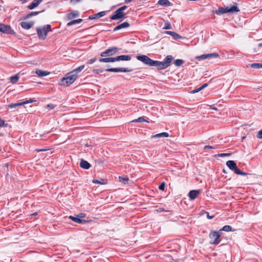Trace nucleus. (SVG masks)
Returning <instances> with one entry per match:
<instances>
[{
    "label": "nucleus",
    "mask_w": 262,
    "mask_h": 262,
    "mask_svg": "<svg viewBox=\"0 0 262 262\" xmlns=\"http://www.w3.org/2000/svg\"><path fill=\"white\" fill-rule=\"evenodd\" d=\"M118 51L117 47H113L108 49L105 51L101 53L100 56L101 57L110 56L115 54Z\"/></svg>",
    "instance_id": "obj_4"
},
{
    "label": "nucleus",
    "mask_w": 262,
    "mask_h": 262,
    "mask_svg": "<svg viewBox=\"0 0 262 262\" xmlns=\"http://www.w3.org/2000/svg\"><path fill=\"white\" fill-rule=\"evenodd\" d=\"M163 29H164V30L171 29V25H170V23L169 21H166L165 23L164 26L163 28Z\"/></svg>",
    "instance_id": "obj_35"
},
{
    "label": "nucleus",
    "mask_w": 262,
    "mask_h": 262,
    "mask_svg": "<svg viewBox=\"0 0 262 262\" xmlns=\"http://www.w3.org/2000/svg\"><path fill=\"white\" fill-rule=\"evenodd\" d=\"M78 75L76 73H73L72 72L69 73L67 76L63 77L61 80V85L68 86L73 83L77 79Z\"/></svg>",
    "instance_id": "obj_2"
},
{
    "label": "nucleus",
    "mask_w": 262,
    "mask_h": 262,
    "mask_svg": "<svg viewBox=\"0 0 262 262\" xmlns=\"http://www.w3.org/2000/svg\"><path fill=\"white\" fill-rule=\"evenodd\" d=\"M207 85H208V84L207 83L204 84L203 85H202L200 87V90H203V89H204L207 86Z\"/></svg>",
    "instance_id": "obj_53"
},
{
    "label": "nucleus",
    "mask_w": 262,
    "mask_h": 262,
    "mask_svg": "<svg viewBox=\"0 0 262 262\" xmlns=\"http://www.w3.org/2000/svg\"><path fill=\"white\" fill-rule=\"evenodd\" d=\"M165 33H166V34H168V35H169L172 36V35L173 34L174 32L170 31H166L165 32Z\"/></svg>",
    "instance_id": "obj_51"
},
{
    "label": "nucleus",
    "mask_w": 262,
    "mask_h": 262,
    "mask_svg": "<svg viewBox=\"0 0 262 262\" xmlns=\"http://www.w3.org/2000/svg\"><path fill=\"white\" fill-rule=\"evenodd\" d=\"M119 179L120 182H123L124 184H126L129 180V179L127 177H125L124 178H123L122 177H119Z\"/></svg>",
    "instance_id": "obj_36"
},
{
    "label": "nucleus",
    "mask_w": 262,
    "mask_h": 262,
    "mask_svg": "<svg viewBox=\"0 0 262 262\" xmlns=\"http://www.w3.org/2000/svg\"><path fill=\"white\" fill-rule=\"evenodd\" d=\"M165 182H162L160 185L159 186V189L161 190H164L165 189Z\"/></svg>",
    "instance_id": "obj_43"
},
{
    "label": "nucleus",
    "mask_w": 262,
    "mask_h": 262,
    "mask_svg": "<svg viewBox=\"0 0 262 262\" xmlns=\"http://www.w3.org/2000/svg\"><path fill=\"white\" fill-rule=\"evenodd\" d=\"M43 31H46L47 34L48 32L51 31V26L50 25H47L43 27Z\"/></svg>",
    "instance_id": "obj_38"
},
{
    "label": "nucleus",
    "mask_w": 262,
    "mask_h": 262,
    "mask_svg": "<svg viewBox=\"0 0 262 262\" xmlns=\"http://www.w3.org/2000/svg\"><path fill=\"white\" fill-rule=\"evenodd\" d=\"M33 102H34V100H33L31 99H30L29 100H27L26 101H23L21 103H25V104H27V103H32Z\"/></svg>",
    "instance_id": "obj_50"
},
{
    "label": "nucleus",
    "mask_w": 262,
    "mask_h": 262,
    "mask_svg": "<svg viewBox=\"0 0 262 262\" xmlns=\"http://www.w3.org/2000/svg\"><path fill=\"white\" fill-rule=\"evenodd\" d=\"M96 60H97V58L96 57L91 58V59H90L89 60H88L87 61L86 63L88 64H92L94 62H95L96 61Z\"/></svg>",
    "instance_id": "obj_40"
},
{
    "label": "nucleus",
    "mask_w": 262,
    "mask_h": 262,
    "mask_svg": "<svg viewBox=\"0 0 262 262\" xmlns=\"http://www.w3.org/2000/svg\"><path fill=\"white\" fill-rule=\"evenodd\" d=\"M247 67H250L252 68L259 69L262 68V63H254L251 64H248Z\"/></svg>",
    "instance_id": "obj_24"
},
{
    "label": "nucleus",
    "mask_w": 262,
    "mask_h": 262,
    "mask_svg": "<svg viewBox=\"0 0 262 262\" xmlns=\"http://www.w3.org/2000/svg\"><path fill=\"white\" fill-rule=\"evenodd\" d=\"M217 14H222L224 13H226V11L225 10L224 8L223 7H219L218 9V10L216 11Z\"/></svg>",
    "instance_id": "obj_37"
},
{
    "label": "nucleus",
    "mask_w": 262,
    "mask_h": 262,
    "mask_svg": "<svg viewBox=\"0 0 262 262\" xmlns=\"http://www.w3.org/2000/svg\"><path fill=\"white\" fill-rule=\"evenodd\" d=\"M200 193V191L199 190H192L189 192L188 196L191 200H193L198 196Z\"/></svg>",
    "instance_id": "obj_10"
},
{
    "label": "nucleus",
    "mask_w": 262,
    "mask_h": 262,
    "mask_svg": "<svg viewBox=\"0 0 262 262\" xmlns=\"http://www.w3.org/2000/svg\"><path fill=\"white\" fill-rule=\"evenodd\" d=\"M84 68V65H81L80 67L75 69L73 71V73H76L81 72Z\"/></svg>",
    "instance_id": "obj_29"
},
{
    "label": "nucleus",
    "mask_w": 262,
    "mask_h": 262,
    "mask_svg": "<svg viewBox=\"0 0 262 262\" xmlns=\"http://www.w3.org/2000/svg\"><path fill=\"white\" fill-rule=\"evenodd\" d=\"M93 182L95 184H99L101 185L105 184L106 183L103 179H100V180H93Z\"/></svg>",
    "instance_id": "obj_33"
},
{
    "label": "nucleus",
    "mask_w": 262,
    "mask_h": 262,
    "mask_svg": "<svg viewBox=\"0 0 262 262\" xmlns=\"http://www.w3.org/2000/svg\"><path fill=\"white\" fill-rule=\"evenodd\" d=\"M18 79H19L18 76L15 75V76L11 77L10 81L12 83H15L18 81Z\"/></svg>",
    "instance_id": "obj_30"
},
{
    "label": "nucleus",
    "mask_w": 262,
    "mask_h": 262,
    "mask_svg": "<svg viewBox=\"0 0 262 262\" xmlns=\"http://www.w3.org/2000/svg\"><path fill=\"white\" fill-rule=\"evenodd\" d=\"M210 108H212V109H213L214 110H217V108L216 107H214L213 105H210Z\"/></svg>",
    "instance_id": "obj_58"
},
{
    "label": "nucleus",
    "mask_w": 262,
    "mask_h": 262,
    "mask_svg": "<svg viewBox=\"0 0 262 262\" xmlns=\"http://www.w3.org/2000/svg\"><path fill=\"white\" fill-rule=\"evenodd\" d=\"M221 230L226 232L231 231H232V227L229 225H225L222 228Z\"/></svg>",
    "instance_id": "obj_32"
},
{
    "label": "nucleus",
    "mask_w": 262,
    "mask_h": 262,
    "mask_svg": "<svg viewBox=\"0 0 262 262\" xmlns=\"http://www.w3.org/2000/svg\"><path fill=\"white\" fill-rule=\"evenodd\" d=\"M219 55L216 53H210V54H203L202 55H200L199 56H198L196 58L199 60H204L206 59H209V58H217L219 57Z\"/></svg>",
    "instance_id": "obj_6"
},
{
    "label": "nucleus",
    "mask_w": 262,
    "mask_h": 262,
    "mask_svg": "<svg viewBox=\"0 0 262 262\" xmlns=\"http://www.w3.org/2000/svg\"><path fill=\"white\" fill-rule=\"evenodd\" d=\"M78 12L77 11H74L71 12L68 15V18L69 19H72L73 18L76 17L78 16Z\"/></svg>",
    "instance_id": "obj_27"
},
{
    "label": "nucleus",
    "mask_w": 262,
    "mask_h": 262,
    "mask_svg": "<svg viewBox=\"0 0 262 262\" xmlns=\"http://www.w3.org/2000/svg\"><path fill=\"white\" fill-rule=\"evenodd\" d=\"M127 8V6H123L120 8H119V9H118L119 11H120L121 12H123V11L125 10Z\"/></svg>",
    "instance_id": "obj_48"
},
{
    "label": "nucleus",
    "mask_w": 262,
    "mask_h": 262,
    "mask_svg": "<svg viewBox=\"0 0 262 262\" xmlns=\"http://www.w3.org/2000/svg\"><path fill=\"white\" fill-rule=\"evenodd\" d=\"M35 73L39 77H43L49 75L50 72L47 71L37 69L35 71Z\"/></svg>",
    "instance_id": "obj_21"
},
{
    "label": "nucleus",
    "mask_w": 262,
    "mask_h": 262,
    "mask_svg": "<svg viewBox=\"0 0 262 262\" xmlns=\"http://www.w3.org/2000/svg\"><path fill=\"white\" fill-rule=\"evenodd\" d=\"M258 46L259 48H261L262 46V43H259Z\"/></svg>",
    "instance_id": "obj_60"
},
{
    "label": "nucleus",
    "mask_w": 262,
    "mask_h": 262,
    "mask_svg": "<svg viewBox=\"0 0 262 262\" xmlns=\"http://www.w3.org/2000/svg\"><path fill=\"white\" fill-rule=\"evenodd\" d=\"M226 13H231L233 12H238L239 9L235 5L232 6L231 7H227L224 8Z\"/></svg>",
    "instance_id": "obj_20"
},
{
    "label": "nucleus",
    "mask_w": 262,
    "mask_h": 262,
    "mask_svg": "<svg viewBox=\"0 0 262 262\" xmlns=\"http://www.w3.org/2000/svg\"><path fill=\"white\" fill-rule=\"evenodd\" d=\"M201 91V90H200V88H199L198 89H195V90H194L193 91H191V93H197V92H199V91Z\"/></svg>",
    "instance_id": "obj_55"
},
{
    "label": "nucleus",
    "mask_w": 262,
    "mask_h": 262,
    "mask_svg": "<svg viewBox=\"0 0 262 262\" xmlns=\"http://www.w3.org/2000/svg\"><path fill=\"white\" fill-rule=\"evenodd\" d=\"M77 215L79 217V218L82 219L85 216V214L84 213H81L78 214Z\"/></svg>",
    "instance_id": "obj_49"
},
{
    "label": "nucleus",
    "mask_w": 262,
    "mask_h": 262,
    "mask_svg": "<svg viewBox=\"0 0 262 262\" xmlns=\"http://www.w3.org/2000/svg\"><path fill=\"white\" fill-rule=\"evenodd\" d=\"M69 218L72 221L78 223V224H84L86 223V221L82 219H80L77 215L76 216H69Z\"/></svg>",
    "instance_id": "obj_11"
},
{
    "label": "nucleus",
    "mask_w": 262,
    "mask_h": 262,
    "mask_svg": "<svg viewBox=\"0 0 262 262\" xmlns=\"http://www.w3.org/2000/svg\"><path fill=\"white\" fill-rule=\"evenodd\" d=\"M33 24L34 23L32 21H23L21 23V26L23 28L28 30L33 26Z\"/></svg>",
    "instance_id": "obj_16"
},
{
    "label": "nucleus",
    "mask_w": 262,
    "mask_h": 262,
    "mask_svg": "<svg viewBox=\"0 0 262 262\" xmlns=\"http://www.w3.org/2000/svg\"><path fill=\"white\" fill-rule=\"evenodd\" d=\"M42 136L41 135H38V134H36L34 136H32L33 137L38 139L39 138H41Z\"/></svg>",
    "instance_id": "obj_52"
},
{
    "label": "nucleus",
    "mask_w": 262,
    "mask_h": 262,
    "mask_svg": "<svg viewBox=\"0 0 262 262\" xmlns=\"http://www.w3.org/2000/svg\"><path fill=\"white\" fill-rule=\"evenodd\" d=\"M7 127V124H6L5 121L0 118V127Z\"/></svg>",
    "instance_id": "obj_41"
},
{
    "label": "nucleus",
    "mask_w": 262,
    "mask_h": 262,
    "mask_svg": "<svg viewBox=\"0 0 262 262\" xmlns=\"http://www.w3.org/2000/svg\"><path fill=\"white\" fill-rule=\"evenodd\" d=\"M136 58L148 66L157 67L158 70H163L168 67L173 59V57L171 55L167 56L163 61L154 60L144 55H138Z\"/></svg>",
    "instance_id": "obj_1"
},
{
    "label": "nucleus",
    "mask_w": 262,
    "mask_h": 262,
    "mask_svg": "<svg viewBox=\"0 0 262 262\" xmlns=\"http://www.w3.org/2000/svg\"><path fill=\"white\" fill-rule=\"evenodd\" d=\"M221 234L218 231H212L209 234V238L210 239V243L213 245H217L220 243V237Z\"/></svg>",
    "instance_id": "obj_3"
},
{
    "label": "nucleus",
    "mask_w": 262,
    "mask_h": 262,
    "mask_svg": "<svg viewBox=\"0 0 262 262\" xmlns=\"http://www.w3.org/2000/svg\"><path fill=\"white\" fill-rule=\"evenodd\" d=\"M223 172L225 173L226 171L225 170H223Z\"/></svg>",
    "instance_id": "obj_63"
},
{
    "label": "nucleus",
    "mask_w": 262,
    "mask_h": 262,
    "mask_svg": "<svg viewBox=\"0 0 262 262\" xmlns=\"http://www.w3.org/2000/svg\"><path fill=\"white\" fill-rule=\"evenodd\" d=\"M47 106L50 108V109H53L54 108V105L52 104H48Z\"/></svg>",
    "instance_id": "obj_56"
},
{
    "label": "nucleus",
    "mask_w": 262,
    "mask_h": 262,
    "mask_svg": "<svg viewBox=\"0 0 262 262\" xmlns=\"http://www.w3.org/2000/svg\"><path fill=\"white\" fill-rule=\"evenodd\" d=\"M21 1L23 2V3H25L26 1V0H21Z\"/></svg>",
    "instance_id": "obj_62"
},
{
    "label": "nucleus",
    "mask_w": 262,
    "mask_h": 262,
    "mask_svg": "<svg viewBox=\"0 0 262 262\" xmlns=\"http://www.w3.org/2000/svg\"><path fill=\"white\" fill-rule=\"evenodd\" d=\"M231 155L230 153H223L217 155L219 157H229Z\"/></svg>",
    "instance_id": "obj_39"
},
{
    "label": "nucleus",
    "mask_w": 262,
    "mask_h": 262,
    "mask_svg": "<svg viewBox=\"0 0 262 262\" xmlns=\"http://www.w3.org/2000/svg\"><path fill=\"white\" fill-rule=\"evenodd\" d=\"M157 5L168 7L172 6V4L168 0H159L157 3Z\"/></svg>",
    "instance_id": "obj_19"
},
{
    "label": "nucleus",
    "mask_w": 262,
    "mask_h": 262,
    "mask_svg": "<svg viewBox=\"0 0 262 262\" xmlns=\"http://www.w3.org/2000/svg\"><path fill=\"white\" fill-rule=\"evenodd\" d=\"M99 61L100 62H113L116 61V57L101 58Z\"/></svg>",
    "instance_id": "obj_22"
},
{
    "label": "nucleus",
    "mask_w": 262,
    "mask_h": 262,
    "mask_svg": "<svg viewBox=\"0 0 262 262\" xmlns=\"http://www.w3.org/2000/svg\"><path fill=\"white\" fill-rule=\"evenodd\" d=\"M260 11H262V9L260 10Z\"/></svg>",
    "instance_id": "obj_64"
},
{
    "label": "nucleus",
    "mask_w": 262,
    "mask_h": 262,
    "mask_svg": "<svg viewBox=\"0 0 262 262\" xmlns=\"http://www.w3.org/2000/svg\"><path fill=\"white\" fill-rule=\"evenodd\" d=\"M207 217L208 219H212L214 217V215H210L208 212H207Z\"/></svg>",
    "instance_id": "obj_54"
},
{
    "label": "nucleus",
    "mask_w": 262,
    "mask_h": 262,
    "mask_svg": "<svg viewBox=\"0 0 262 262\" xmlns=\"http://www.w3.org/2000/svg\"><path fill=\"white\" fill-rule=\"evenodd\" d=\"M24 104H25V103H21V102L12 103V104H8L7 105V107L13 109V108H16L17 106H21Z\"/></svg>",
    "instance_id": "obj_25"
},
{
    "label": "nucleus",
    "mask_w": 262,
    "mask_h": 262,
    "mask_svg": "<svg viewBox=\"0 0 262 262\" xmlns=\"http://www.w3.org/2000/svg\"><path fill=\"white\" fill-rule=\"evenodd\" d=\"M105 15V11H101L94 15H90L89 17V19L90 20H93L95 19H97L100 17H101Z\"/></svg>",
    "instance_id": "obj_13"
},
{
    "label": "nucleus",
    "mask_w": 262,
    "mask_h": 262,
    "mask_svg": "<svg viewBox=\"0 0 262 262\" xmlns=\"http://www.w3.org/2000/svg\"><path fill=\"white\" fill-rule=\"evenodd\" d=\"M79 165L81 168L85 169H88L91 167V164L88 162L83 159L81 160Z\"/></svg>",
    "instance_id": "obj_15"
},
{
    "label": "nucleus",
    "mask_w": 262,
    "mask_h": 262,
    "mask_svg": "<svg viewBox=\"0 0 262 262\" xmlns=\"http://www.w3.org/2000/svg\"><path fill=\"white\" fill-rule=\"evenodd\" d=\"M131 57L129 55H122L116 57V61L119 60L129 61Z\"/></svg>",
    "instance_id": "obj_18"
},
{
    "label": "nucleus",
    "mask_w": 262,
    "mask_h": 262,
    "mask_svg": "<svg viewBox=\"0 0 262 262\" xmlns=\"http://www.w3.org/2000/svg\"><path fill=\"white\" fill-rule=\"evenodd\" d=\"M82 19H78L74 20H72L67 24V26L69 27L74 25H76L82 22Z\"/></svg>",
    "instance_id": "obj_26"
},
{
    "label": "nucleus",
    "mask_w": 262,
    "mask_h": 262,
    "mask_svg": "<svg viewBox=\"0 0 262 262\" xmlns=\"http://www.w3.org/2000/svg\"><path fill=\"white\" fill-rule=\"evenodd\" d=\"M40 12L39 11H37V12H31L29 14H28V15H27L26 16H25V18H30L33 16H35V15H38L39 13H40Z\"/></svg>",
    "instance_id": "obj_28"
},
{
    "label": "nucleus",
    "mask_w": 262,
    "mask_h": 262,
    "mask_svg": "<svg viewBox=\"0 0 262 262\" xmlns=\"http://www.w3.org/2000/svg\"><path fill=\"white\" fill-rule=\"evenodd\" d=\"M169 137V134L166 132H163L159 134H157L152 136L153 138H166Z\"/></svg>",
    "instance_id": "obj_23"
},
{
    "label": "nucleus",
    "mask_w": 262,
    "mask_h": 262,
    "mask_svg": "<svg viewBox=\"0 0 262 262\" xmlns=\"http://www.w3.org/2000/svg\"><path fill=\"white\" fill-rule=\"evenodd\" d=\"M217 147H213V146H210V145H206L204 147V149H215Z\"/></svg>",
    "instance_id": "obj_46"
},
{
    "label": "nucleus",
    "mask_w": 262,
    "mask_h": 262,
    "mask_svg": "<svg viewBox=\"0 0 262 262\" xmlns=\"http://www.w3.org/2000/svg\"><path fill=\"white\" fill-rule=\"evenodd\" d=\"M125 14L123 12H121L118 9L116 10L114 14L110 17V18L112 20H117L123 17Z\"/></svg>",
    "instance_id": "obj_8"
},
{
    "label": "nucleus",
    "mask_w": 262,
    "mask_h": 262,
    "mask_svg": "<svg viewBox=\"0 0 262 262\" xmlns=\"http://www.w3.org/2000/svg\"><path fill=\"white\" fill-rule=\"evenodd\" d=\"M129 26V24L128 22L125 21L123 23L118 25L114 29V31H117L123 28H127Z\"/></svg>",
    "instance_id": "obj_17"
},
{
    "label": "nucleus",
    "mask_w": 262,
    "mask_h": 262,
    "mask_svg": "<svg viewBox=\"0 0 262 262\" xmlns=\"http://www.w3.org/2000/svg\"><path fill=\"white\" fill-rule=\"evenodd\" d=\"M257 137L259 139H262V129L258 132Z\"/></svg>",
    "instance_id": "obj_47"
},
{
    "label": "nucleus",
    "mask_w": 262,
    "mask_h": 262,
    "mask_svg": "<svg viewBox=\"0 0 262 262\" xmlns=\"http://www.w3.org/2000/svg\"><path fill=\"white\" fill-rule=\"evenodd\" d=\"M12 30L9 26L0 24V31L4 33H10Z\"/></svg>",
    "instance_id": "obj_9"
},
{
    "label": "nucleus",
    "mask_w": 262,
    "mask_h": 262,
    "mask_svg": "<svg viewBox=\"0 0 262 262\" xmlns=\"http://www.w3.org/2000/svg\"><path fill=\"white\" fill-rule=\"evenodd\" d=\"M37 212L34 213L33 214H32V215H36L37 214Z\"/></svg>",
    "instance_id": "obj_61"
},
{
    "label": "nucleus",
    "mask_w": 262,
    "mask_h": 262,
    "mask_svg": "<svg viewBox=\"0 0 262 262\" xmlns=\"http://www.w3.org/2000/svg\"><path fill=\"white\" fill-rule=\"evenodd\" d=\"M172 36L175 39H178L181 38V36H180L178 34H177L176 32H174L173 34L172 35Z\"/></svg>",
    "instance_id": "obj_42"
},
{
    "label": "nucleus",
    "mask_w": 262,
    "mask_h": 262,
    "mask_svg": "<svg viewBox=\"0 0 262 262\" xmlns=\"http://www.w3.org/2000/svg\"><path fill=\"white\" fill-rule=\"evenodd\" d=\"M226 165L230 170L233 171L235 173H236L238 170L236 164L234 161L229 160L227 161Z\"/></svg>",
    "instance_id": "obj_7"
},
{
    "label": "nucleus",
    "mask_w": 262,
    "mask_h": 262,
    "mask_svg": "<svg viewBox=\"0 0 262 262\" xmlns=\"http://www.w3.org/2000/svg\"><path fill=\"white\" fill-rule=\"evenodd\" d=\"M132 69L125 68H110L106 70L107 72H130L132 71Z\"/></svg>",
    "instance_id": "obj_5"
},
{
    "label": "nucleus",
    "mask_w": 262,
    "mask_h": 262,
    "mask_svg": "<svg viewBox=\"0 0 262 262\" xmlns=\"http://www.w3.org/2000/svg\"><path fill=\"white\" fill-rule=\"evenodd\" d=\"M80 1V0H71V3L73 4H75L76 3L79 2Z\"/></svg>",
    "instance_id": "obj_57"
},
{
    "label": "nucleus",
    "mask_w": 262,
    "mask_h": 262,
    "mask_svg": "<svg viewBox=\"0 0 262 262\" xmlns=\"http://www.w3.org/2000/svg\"><path fill=\"white\" fill-rule=\"evenodd\" d=\"M236 174H239V175H242V176H246L247 175V173L245 172H243L242 171H241L240 170H238V171H237L236 173Z\"/></svg>",
    "instance_id": "obj_44"
},
{
    "label": "nucleus",
    "mask_w": 262,
    "mask_h": 262,
    "mask_svg": "<svg viewBox=\"0 0 262 262\" xmlns=\"http://www.w3.org/2000/svg\"><path fill=\"white\" fill-rule=\"evenodd\" d=\"M134 122H148V121L146 120L143 117H141L138 118L137 119L134 120L133 121Z\"/></svg>",
    "instance_id": "obj_34"
},
{
    "label": "nucleus",
    "mask_w": 262,
    "mask_h": 262,
    "mask_svg": "<svg viewBox=\"0 0 262 262\" xmlns=\"http://www.w3.org/2000/svg\"><path fill=\"white\" fill-rule=\"evenodd\" d=\"M184 62V61L183 60L178 59L174 61V64L177 67H179L183 64Z\"/></svg>",
    "instance_id": "obj_31"
},
{
    "label": "nucleus",
    "mask_w": 262,
    "mask_h": 262,
    "mask_svg": "<svg viewBox=\"0 0 262 262\" xmlns=\"http://www.w3.org/2000/svg\"><path fill=\"white\" fill-rule=\"evenodd\" d=\"M42 1V0H34L32 3L28 6V8L32 10L37 7Z\"/></svg>",
    "instance_id": "obj_14"
},
{
    "label": "nucleus",
    "mask_w": 262,
    "mask_h": 262,
    "mask_svg": "<svg viewBox=\"0 0 262 262\" xmlns=\"http://www.w3.org/2000/svg\"><path fill=\"white\" fill-rule=\"evenodd\" d=\"M37 33L39 38L44 39L46 38L47 33L46 31H43V29L37 28L36 29Z\"/></svg>",
    "instance_id": "obj_12"
},
{
    "label": "nucleus",
    "mask_w": 262,
    "mask_h": 262,
    "mask_svg": "<svg viewBox=\"0 0 262 262\" xmlns=\"http://www.w3.org/2000/svg\"><path fill=\"white\" fill-rule=\"evenodd\" d=\"M93 72L94 73V74H100V73H102V71L101 70H99V69H94L93 70Z\"/></svg>",
    "instance_id": "obj_45"
},
{
    "label": "nucleus",
    "mask_w": 262,
    "mask_h": 262,
    "mask_svg": "<svg viewBox=\"0 0 262 262\" xmlns=\"http://www.w3.org/2000/svg\"><path fill=\"white\" fill-rule=\"evenodd\" d=\"M133 0H125V3L127 4L131 2Z\"/></svg>",
    "instance_id": "obj_59"
}]
</instances>
